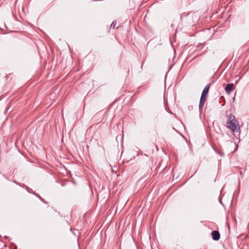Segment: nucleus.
I'll return each mask as SVG.
<instances>
[{
	"mask_svg": "<svg viewBox=\"0 0 249 249\" xmlns=\"http://www.w3.org/2000/svg\"><path fill=\"white\" fill-rule=\"evenodd\" d=\"M236 121L234 115L230 114L229 116L228 119L227 121V127L230 129L234 133L237 131V126L235 124Z\"/></svg>",
	"mask_w": 249,
	"mask_h": 249,
	"instance_id": "obj_1",
	"label": "nucleus"
},
{
	"mask_svg": "<svg viewBox=\"0 0 249 249\" xmlns=\"http://www.w3.org/2000/svg\"><path fill=\"white\" fill-rule=\"evenodd\" d=\"M212 238L214 241H217L220 238L219 232L217 231H213L212 232Z\"/></svg>",
	"mask_w": 249,
	"mask_h": 249,
	"instance_id": "obj_2",
	"label": "nucleus"
},
{
	"mask_svg": "<svg viewBox=\"0 0 249 249\" xmlns=\"http://www.w3.org/2000/svg\"><path fill=\"white\" fill-rule=\"evenodd\" d=\"M233 84L232 83L228 84L225 87V90L228 94L230 93L233 90Z\"/></svg>",
	"mask_w": 249,
	"mask_h": 249,
	"instance_id": "obj_3",
	"label": "nucleus"
},
{
	"mask_svg": "<svg viewBox=\"0 0 249 249\" xmlns=\"http://www.w3.org/2000/svg\"><path fill=\"white\" fill-rule=\"evenodd\" d=\"M209 89H210V86L209 85H206L203 90L202 94L207 95L209 92Z\"/></svg>",
	"mask_w": 249,
	"mask_h": 249,
	"instance_id": "obj_4",
	"label": "nucleus"
},
{
	"mask_svg": "<svg viewBox=\"0 0 249 249\" xmlns=\"http://www.w3.org/2000/svg\"><path fill=\"white\" fill-rule=\"evenodd\" d=\"M206 98V95H203L201 94V96L200 97V101L205 102Z\"/></svg>",
	"mask_w": 249,
	"mask_h": 249,
	"instance_id": "obj_5",
	"label": "nucleus"
},
{
	"mask_svg": "<svg viewBox=\"0 0 249 249\" xmlns=\"http://www.w3.org/2000/svg\"><path fill=\"white\" fill-rule=\"evenodd\" d=\"M204 104H205V102H201V101L199 102V109H201L203 107Z\"/></svg>",
	"mask_w": 249,
	"mask_h": 249,
	"instance_id": "obj_6",
	"label": "nucleus"
},
{
	"mask_svg": "<svg viewBox=\"0 0 249 249\" xmlns=\"http://www.w3.org/2000/svg\"><path fill=\"white\" fill-rule=\"evenodd\" d=\"M116 25V22L113 21L112 23V24H111V27H112L113 28H115Z\"/></svg>",
	"mask_w": 249,
	"mask_h": 249,
	"instance_id": "obj_7",
	"label": "nucleus"
},
{
	"mask_svg": "<svg viewBox=\"0 0 249 249\" xmlns=\"http://www.w3.org/2000/svg\"><path fill=\"white\" fill-rule=\"evenodd\" d=\"M192 107H192V106H191V107H189V109H192Z\"/></svg>",
	"mask_w": 249,
	"mask_h": 249,
	"instance_id": "obj_8",
	"label": "nucleus"
},
{
	"mask_svg": "<svg viewBox=\"0 0 249 249\" xmlns=\"http://www.w3.org/2000/svg\"><path fill=\"white\" fill-rule=\"evenodd\" d=\"M219 155H220L221 156L223 155L221 153H219Z\"/></svg>",
	"mask_w": 249,
	"mask_h": 249,
	"instance_id": "obj_9",
	"label": "nucleus"
}]
</instances>
